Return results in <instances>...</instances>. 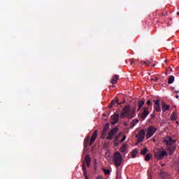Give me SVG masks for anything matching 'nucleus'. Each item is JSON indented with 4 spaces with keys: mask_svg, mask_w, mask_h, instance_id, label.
<instances>
[{
    "mask_svg": "<svg viewBox=\"0 0 179 179\" xmlns=\"http://www.w3.org/2000/svg\"><path fill=\"white\" fill-rule=\"evenodd\" d=\"M163 142L166 145V150L169 155H171L176 152V149H177V145H176V141L174 138L171 137H166L164 138Z\"/></svg>",
    "mask_w": 179,
    "mask_h": 179,
    "instance_id": "f257e3e1",
    "label": "nucleus"
},
{
    "mask_svg": "<svg viewBox=\"0 0 179 179\" xmlns=\"http://www.w3.org/2000/svg\"><path fill=\"white\" fill-rule=\"evenodd\" d=\"M113 162L116 167H120V166H121V163H122V155H121V153L119 152H115Z\"/></svg>",
    "mask_w": 179,
    "mask_h": 179,
    "instance_id": "f03ea898",
    "label": "nucleus"
},
{
    "mask_svg": "<svg viewBox=\"0 0 179 179\" xmlns=\"http://www.w3.org/2000/svg\"><path fill=\"white\" fill-rule=\"evenodd\" d=\"M139 111L140 113L138 114V117L139 118L143 120V121H144V120H146V117H148V115L150 114V113L149 112V107H143V108L140 109Z\"/></svg>",
    "mask_w": 179,
    "mask_h": 179,
    "instance_id": "7ed1b4c3",
    "label": "nucleus"
},
{
    "mask_svg": "<svg viewBox=\"0 0 179 179\" xmlns=\"http://www.w3.org/2000/svg\"><path fill=\"white\" fill-rule=\"evenodd\" d=\"M145 135H146V131L143 129L139 131V132L136 135L138 143H141L145 139Z\"/></svg>",
    "mask_w": 179,
    "mask_h": 179,
    "instance_id": "20e7f679",
    "label": "nucleus"
},
{
    "mask_svg": "<svg viewBox=\"0 0 179 179\" xmlns=\"http://www.w3.org/2000/svg\"><path fill=\"white\" fill-rule=\"evenodd\" d=\"M156 131H157V129L153 126H150L148 129L146 136L149 139V138H152L155 134H156Z\"/></svg>",
    "mask_w": 179,
    "mask_h": 179,
    "instance_id": "39448f33",
    "label": "nucleus"
},
{
    "mask_svg": "<svg viewBox=\"0 0 179 179\" xmlns=\"http://www.w3.org/2000/svg\"><path fill=\"white\" fill-rule=\"evenodd\" d=\"M129 110H130L129 106H127L123 108L122 112L120 114V118H127V117L129 118Z\"/></svg>",
    "mask_w": 179,
    "mask_h": 179,
    "instance_id": "423d86ee",
    "label": "nucleus"
},
{
    "mask_svg": "<svg viewBox=\"0 0 179 179\" xmlns=\"http://www.w3.org/2000/svg\"><path fill=\"white\" fill-rule=\"evenodd\" d=\"M118 133V127H115L113 129L110 130V131L108 133V136L106 137V139H108V141L113 140V137L114 135H117Z\"/></svg>",
    "mask_w": 179,
    "mask_h": 179,
    "instance_id": "0eeeda50",
    "label": "nucleus"
},
{
    "mask_svg": "<svg viewBox=\"0 0 179 179\" xmlns=\"http://www.w3.org/2000/svg\"><path fill=\"white\" fill-rule=\"evenodd\" d=\"M165 156H168L167 151L158 152L155 154V157H157L158 160H162V159H164Z\"/></svg>",
    "mask_w": 179,
    "mask_h": 179,
    "instance_id": "6e6552de",
    "label": "nucleus"
},
{
    "mask_svg": "<svg viewBox=\"0 0 179 179\" xmlns=\"http://www.w3.org/2000/svg\"><path fill=\"white\" fill-rule=\"evenodd\" d=\"M99 135V132L97 131V130H95L94 131V134H92L91 139L90 141V145H93V143H94V141H96V139H97V136Z\"/></svg>",
    "mask_w": 179,
    "mask_h": 179,
    "instance_id": "1a4fd4ad",
    "label": "nucleus"
},
{
    "mask_svg": "<svg viewBox=\"0 0 179 179\" xmlns=\"http://www.w3.org/2000/svg\"><path fill=\"white\" fill-rule=\"evenodd\" d=\"M118 118H120V114L117 113H115L113 116H112V124H117V122H118Z\"/></svg>",
    "mask_w": 179,
    "mask_h": 179,
    "instance_id": "9d476101",
    "label": "nucleus"
},
{
    "mask_svg": "<svg viewBox=\"0 0 179 179\" xmlns=\"http://www.w3.org/2000/svg\"><path fill=\"white\" fill-rule=\"evenodd\" d=\"M118 79H120V76L118 75H115L113 78L110 80V83H112V85H115V83H117V82H118Z\"/></svg>",
    "mask_w": 179,
    "mask_h": 179,
    "instance_id": "9b49d317",
    "label": "nucleus"
},
{
    "mask_svg": "<svg viewBox=\"0 0 179 179\" xmlns=\"http://www.w3.org/2000/svg\"><path fill=\"white\" fill-rule=\"evenodd\" d=\"M143 106H145V100L142 99L141 101H138V111H139V110H142V108L143 107Z\"/></svg>",
    "mask_w": 179,
    "mask_h": 179,
    "instance_id": "f8f14e48",
    "label": "nucleus"
},
{
    "mask_svg": "<svg viewBox=\"0 0 179 179\" xmlns=\"http://www.w3.org/2000/svg\"><path fill=\"white\" fill-rule=\"evenodd\" d=\"M85 164H87V167H90V155H86L85 157Z\"/></svg>",
    "mask_w": 179,
    "mask_h": 179,
    "instance_id": "ddd939ff",
    "label": "nucleus"
},
{
    "mask_svg": "<svg viewBox=\"0 0 179 179\" xmlns=\"http://www.w3.org/2000/svg\"><path fill=\"white\" fill-rule=\"evenodd\" d=\"M138 122H139V120L138 119L133 120L130 123L131 129H134V127H135V125H136V124H138Z\"/></svg>",
    "mask_w": 179,
    "mask_h": 179,
    "instance_id": "4468645a",
    "label": "nucleus"
},
{
    "mask_svg": "<svg viewBox=\"0 0 179 179\" xmlns=\"http://www.w3.org/2000/svg\"><path fill=\"white\" fill-rule=\"evenodd\" d=\"M167 110H170V106L166 104V103L164 102V103H162V111H163L164 113H166V111H167Z\"/></svg>",
    "mask_w": 179,
    "mask_h": 179,
    "instance_id": "2eb2a0df",
    "label": "nucleus"
},
{
    "mask_svg": "<svg viewBox=\"0 0 179 179\" xmlns=\"http://www.w3.org/2000/svg\"><path fill=\"white\" fill-rule=\"evenodd\" d=\"M161 177H162V178H164V179H169L170 177V175H169V173H167L166 172L162 171H161Z\"/></svg>",
    "mask_w": 179,
    "mask_h": 179,
    "instance_id": "dca6fc26",
    "label": "nucleus"
},
{
    "mask_svg": "<svg viewBox=\"0 0 179 179\" xmlns=\"http://www.w3.org/2000/svg\"><path fill=\"white\" fill-rule=\"evenodd\" d=\"M168 83L169 85L174 83V76H170V77L168 79Z\"/></svg>",
    "mask_w": 179,
    "mask_h": 179,
    "instance_id": "f3484780",
    "label": "nucleus"
},
{
    "mask_svg": "<svg viewBox=\"0 0 179 179\" xmlns=\"http://www.w3.org/2000/svg\"><path fill=\"white\" fill-rule=\"evenodd\" d=\"M171 120L172 121H176L177 120V113L176 112H173L171 115Z\"/></svg>",
    "mask_w": 179,
    "mask_h": 179,
    "instance_id": "a211bd4d",
    "label": "nucleus"
},
{
    "mask_svg": "<svg viewBox=\"0 0 179 179\" xmlns=\"http://www.w3.org/2000/svg\"><path fill=\"white\" fill-rule=\"evenodd\" d=\"M106 136H107V131L103 130L101 136V139H106Z\"/></svg>",
    "mask_w": 179,
    "mask_h": 179,
    "instance_id": "6ab92c4d",
    "label": "nucleus"
},
{
    "mask_svg": "<svg viewBox=\"0 0 179 179\" xmlns=\"http://www.w3.org/2000/svg\"><path fill=\"white\" fill-rule=\"evenodd\" d=\"M154 110L155 111H157V113H160V111H162L160 106H154Z\"/></svg>",
    "mask_w": 179,
    "mask_h": 179,
    "instance_id": "aec40b11",
    "label": "nucleus"
},
{
    "mask_svg": "<svg viewBox=\"0 0 179 179\" xmlns=\"http://www.w3.org/2000/svg\"><path fill=\"white\" fill-rule=\"evenodd\" d=\"M141 64L142 65H146V66H149V65H150V60H146L145 62H141Z\"/></svg>",
    "mask_w": 179,
    "mask_h": 179,
    "instance_id": "412c9836",
    "label": "nucleus"
},
{
    "mask_svg": "<svg viewBox=\"0 0 179 179\" xmlns=\"http://www.w3.org/2000/svg\"><path fill=\"white\" fill-rule=\"evenodd\" d=\"M120 151L122 152V153H125L127 152V145H123L121 148H120Z\"/></svg>",
    "mask_w": 179,
    "mask_h": 179,
    "instance_id": "4be33fe9",
    "label": "nucleus"
},
{
    "mask_svg": "<svg viewBox=\"0 0 179 179\" xmlns=\"http://www.w3.org/2000/svg\"><path fill=\"white\" fill-rule=\"evenodd\" d=\"M150 159H152V154H147L145 158V162H149Z\"/></svg>",
    "mask_w": 179,
    "mask_h": 179,
    "instance_id": "5701e85b",
    "label": "nucleus"
},
{
    "mask_svg": "<svg viewBox=\"0 0 179 179\" xmlns=\"http://www.w3.org/2000/svg\"><path fill=\"white\" fill-rule=\"evenodd\" d=\"M138 155V150H135L131 152V157L135 158Z\"/></svg>",
    "mask_w": 179,
    "mask_h": 179,
    "instance_id": "b1692460",
    "label": "nucleus"
},
{
    "mask_svg": "<svg viewBox=\"0 0 179 179\" xmlns=\"http://www.w3.org/2000/svg\"><path fill=\"white\" fill-rule=\"evenodd\" d=\"M110 129V124L109 123H106L103 127V131H106Z\"/></svg>",
    "mask_w": 179,
    "mask_h": 179,
    "instance_id": "393cba45",
    "label": "nucleus"
},
{
    "mask_svg": "<svg viewBox=\"0 0 179 179\" xmlns=\"http://www.w3.org/2000/svg\"><path fill=\"white\" fill-rule=\"evenodd\" d=\"M146 153H148V148H145L143 150H141V155H143V156H145Z\"/></svg>",
    "mask_w": 179,
    "mask_h": 179,
    "instance_id": "a878e982",
    "label": "nucleus"
},
{
    "mask_svg": "<svg viewBox=\"0 0 179 179\" xmlns=\"http://www.w3.org/2000/svg\"><path fill=\"white\" fill-rule=\"evenodd\" d=\"M130 64H131V66H135V59H131Z\"/></svg>",
    "mask_w": 179,
    "mask_h": 179,
    "instance_id": "bb28decb",
    "label": "nucleus"
},
{
    "mask_svg": "<svg viewBox=\"0 0 179 179\" xmlns=\"http://www.w3.org/2000/svg\"><path fill=\"white\" fill-rule=\"evenodd\" d=\"M89 143H90V142L86 141V140H84V147L85 148H87V146H89Z\"/></svg>",
    "mask_w": 179,
    "mask_h": 179,
    "instance_id": "cd10ccee",
    "label": "nucleus"
},
{
    "mask_svg": "<svg viewBox=\"0 0 179 179\" xmlns=\"http://www.w3.org/2000/svg\"><path fill=\"white\" fill-rule=\"evenodd\" d=\"M115 103H118V101H112L110 104V107H113V106H114L115 104Z\"/></svg>",
    "mask_w": 179,
    "mask_h": 179,
    "instance_id": "c85d7f7f",
    "label": "nucleus"
},
{
    "mask_svg": "<svg viewBox=\"0 0 179 179\" xmlns=\"http://www.w3.org/2000/svg\"><path fill=\"white\" fill-rule=\"evenodd\" d=\"M103 173H105L106 175L110 174V169H103Z\"/></svg>",
    "mask_w": 179,
    "mask_h": 179,
    "instance_id": "c756f323",
    "label": "nucleus"
},
{
    "mask_svg": "<svg viewBox=\"0 0 179 179\" xmlns=\"http://www.w3.org/2000/svg\"><path fill=\"white\" fill-rule=\"evenodd\" d=\"M155 103V106H160V101L159 99H157L156 101H154Z\"/></svg>",
    "mask_w": 179,
    "mask_h": 179,
    "instance_id": "7c9ffc66",
    "label": "nucleus"
},
{
    "mask_svg": "<svg viewBox=\"0 0 179 179\" xmlns=\"http://www.w3.org/2000/svg\"><path fill=\"white\" fill-rule=\"evenodd\" d=\"M151 80L152 82H157V80H159V78H157V77H153L152 78H151Z\"/></svg>",
    "mask_w": 179,
    "mask_h": 179,
    "instance_id": "2f4dec72",
    "label": "nucleus"
},
{
    "mask_svg": "<svg viewBox=\"0 0 179 179\" xmlns=\"http://www.w3.org/2000/svg\"><path fill=\"white\" fill-rule=\"evenodd\" d=\"M127 139V136L124 135L123 138L121 139V141H120V143H122V142H124L125 140Z\"/></svg>",
    "mask_w": 179,
    "mask_h": 179,
    "instance_id": "473e14b6",
    "label": "nucleus"
},
{
    "mask_svg": "<svg viewBox=\"0 0 179 179\" xmlns=\"http://www.w3.org/2000/svg\"><path fill=\"white\" fill-rule=\"evenodd\" d=\"M146 104H147V106H148L150 107V106H152V103L150 101V100H148L147 102H146Z\"/></svg>",
    "mask_w": 179,
    "mask_h": 179,
    "instance_id": "72a5a7b5",
    "label": "nucleus"
},
{
    "mask_svg": "<svg viewBox=\"0 0 179 179\" xmlns=\"http://www.w3.org/2000/svg\"><path fill=\"white\" fill-rule=\"evenodd\" d=\"M84 141H85V142H89V141H90V136H87Z\"/></svg>",
    "mask_w": 179,
    "mask_h": 179,
    "instance_id": "f704fd0d",
    "label": "nucleus"
},
{
    "mask_svg": "<svg viewBox=\"0 0 179 179\" xmlns=\"http://www.w3.org/2000/svg\"><path fill=\"white\" fill-rule=\"evenodd\" d=\"M83 171H86V164H83Z\"/></svg>",
    "mask_w": 179,
    "mask_h": 179,
    "instance_id": "c9c22d12",
    "label": "nucleus"
},
{
    "mask_svg": "<svg viewBox=\"0 0 179 179\" xmlns=\"http://www.w3.org/2000/svg\"><path fill=\"white\" fill-rule=\"evenodd\" d=\"M113 141L118 142V136H116L113 140Z\"/></svg>",
    "mask_w": 179,
    "mask_h": 179,
    "instance_id": "e433bc0d",
    "label": "nucleus"
},
{
    "mask_svg": "<svg viewBox=\"0 0 179 179\" xmlns=\"http://www.w3.org/2000/svg\"><path fill=\"white\" fill-rule=\"evenodd\" d=\"M150 116H151V118H156V115L155 114H151L150 115Z\"/></svg>",
    "mask_w": 179,
    "mask_h": 179,
    "instance_id": "4c0bfd02",
    "label": "nucleus"
},
{
    "mask_svg": "<svg viewBox=\"0 0 179 179\" xmlns=\"http://www.w3.org/2000/svg\"><path fill=\"white\" fill-rule=\"evenodd\" d=\"M95 179H103V177L101 176H98Z\"/></svg>",
    "mask_w": 179,
    "mask_h": 179,
    "instance_id": "58836bf2",
    "label": "nucleus"
},
{
    "mask_svg": "<svg viewBox=\"0 0 179 179\" xmlns=\"http://www.w3.org/2000/svg\"><path fill=\"white\" fill-rule=\"evenodd\" d=\"M84 177L85 178L87 177V172L86 171H84Z\"/></svg>",
    "mask_w": 179,
    "mask_h": 179,
    "instance_id": "ea45409f",
    "label": "nucleus"
},
{
    "mask_svg": "<svg viewBox=\"0 0 179 179\" xmlns=\"http://www.w3.org/2000/svg\"><path fill=\"white\" fill-rule=\"evenodd\" d=\"M113 142H115V146H118V143H117V141H113Z\"/></svg>",
    "mask_w": 179,
    "mask_h": 179,
    "instance_id": "a19ab883",
    "label": "nucleus"
},
{
    "mask_svg": "<svg viewBox=\"0 0 179 179\" xmlns=\"http://www.w3.org/2000/svg\"><path fill=\"white\" fill-rule=\"evenodd\" d=\"M176 99H178V98H179V96H178V95H176Z\"/></svg>",
    "mask_w": 179,
    "mask_h": 179,
    "instance_id": "79ce46f5",
    "label": "nucleus"
},
{
    "mask_svg": "<svg viewBox=\"0 0 179 179\" xmlns=\"http://www.w3.org/2000/svg\"><path fill=\"white\" fill-rule=\"evenodd\" d=\"M176 14L179 16V11H178V12L176 13Z\"/></svg>",
    "mask_w": 179,
    "mask_h": 179,
    "instance_id": "37998d69",
    "label": "nucleus"
},
{
    "mask_svg": "<svg viewBox=\"0 0 179 179\" xmlns=\"http://www.w3.org/2000/svg\"><path fill=\"white\" fill-rule=\"evenodd\" d=\"M85 178V179H89V177H88V176H86Z\"/></svg>",
    "mask_w": 179,
    "mask_h": 179,
    "instance_id": "c03bdc74",
    "label": "nucleus"
},
{
    "mask_svg": "<svg viewBox=\"0 0 179 179\" xmlns=\"http://www.w3.org/2000/svg\"><path fill=\"white\" fill-rule=\"evenodd\" d=\"M117 104L121 105V104H122V103H117Z\"/></svg>",
    "mask_w": 179,
    "mask_h": 179,
    "instance_id": "a18cd8bd",
    "label": "nucleus"
},
{
    "mask_svg": "<svg viewBox=\"0 0 179 179\" xmlns=\"http://www.w3.org/2000/svg\"><path fill=\"white\" fill-rule=\"evenodd\" d=\"M163 166H164V164H162V166L163 167Z\"/></svg>",
    "mask_w": 179,
    "mask_h": 179,
    "instance_id": "49530a36",
    "label": "nucleus"
},
{
    "mask_svg": "<svg viewBox=\"0 0 179 179\" xmlns=\"http://www.w3.org/2000/svg\"><path fill=\"white\" fill-rule=\"evenodd\" d=\"M112 87H114V85H112Z\"/></svg>",
    "mask_w": 179,
    "mask_h": 179,
    "instance_id": "de8ad7c7",
    "label": "nucleus"
},
{
    "mask_svg": "<svg viewBox=\"0 0 179 179\" xmlns=\"http://www.w3.org/2000/svg\"><path fill=\"white\" fill-rule=\"evenodd\" d=\"M152 66H155V65H152Z\"/></svg>",
    "mask_w": 179,
    "mask_h": 179,
    "instance_id": "09e8293b",
    "label": "nucleus"
}]
</instances>
